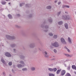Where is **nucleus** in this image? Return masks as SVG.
<instances>
[{"instance_id":"obj_1","label":"nucleus","mask_w":76,"mask_h":76,"mask_svg":"<svg viewBox=\"0 0 76 76\" xmlns=\"http://www.w3.org/2000/svg\"><path fill=\"white\" fill-rule=\"evenodd\" d=\"M6 38H7V39H8L10 40H12V39H15L16 38L14 36L11 37L8 35H6Z\"/></svg>"},{"instance_id":"obj_2","label":"nucleus","mask_w":76,"mask_h":76,"mask_svg":"<svg viewBox=\"0 0 76 76\" xmlns=\"http://www.w3.org/2000/svg\"><path fill=\"white\" fill-rule=\"evenodd\" d=\"M52 46H53V47H59V44L57 42H56L54 43H52Z\"/></svg>"},{"instance_id":"obj_3","label":"nucleus","mask_w":76,"mask_h":76,"mask_svg":"<svg viewBox=\"0 0 76 76\" xmlns=\"http://www.w3.org/2000/svg\"><path fill=\"white\" fill-rule=\"evenodd\" d=\"M62 18L64 20H69L70 19V16L69 15L63 16L62 17Z\"/></svg>"},{"instance_id":"obj_4","label":"nucleus","mask_w":76,"mask_h":76,"mask_svg":"<svg viewBox=\"0 0 76 76\" xmlns=\"http://www.w3.org/2000/svg\"><path fill=\"white\" fill-rule=\"evenodd\" d=\"M61 43L63 44H66V42L65 41V40H64V39L63 38H61Z\"/></svg>"},{"instance_id":"obj_5","label":"nucleus","mask_w":76,"mask_h":76,"mask_svg":"<svg viewBox=\"0 0 76 76\" xmlns=\"http://www.w3.org/2000/svg\"><path fill=\"white\" fill-rule=\"evenodd\" d=\"M66 73V71L65 70H63L61 72V76H64Z\"/></svg>"},{"instance_id":"obj_6","label":"nucleus","mask_w":76,"mask_h":76,"mask_svg":"<svg viewBox=\"0 0 76 76\" xmlns=\"http://www.w3.org/2000/svg\"><path fill=\"white\" fill-rule=\"evenodd\" d=\"M44 54L45 55V57H49V56L48 55V53H47V52L46 51H45L44 52Z\"/></svg>"},{"instance_id":"obj_7","label":"nucleus","mask_w":76,"mask_h":76,"mask_svg":"<svg viewBox=\"0 0 76 76\" xmlns=\"http://www.w3.org/2000/svg\"><path fill=\"white\" fill-rule=\"evenodd\" d=\"M5 56H6L7 57H8L11 56V55H10V53L8 52H7L5 53Z\"/></svg>"},{"instance_id":"obj_8","label":"nucleus","mask_w":76,"mask_h":76,"mask_svg":"<svg viewBox=\"0 0 76 76\" xmlns=\"http://www.w3.org/2000/svg\"><path fill=\"white\" fill-rule=\"evenodd\" d=\"M68 42H69V44H72V40H71V39H70V38H68Z\"/></svg>"},{"instance_id":"obj_9","label":"nucleus","mask_w":76,"mask_h":76,"mask_svg":"<svg viewBox=\"0 0 76 76\" xmlns=\"http://www.w3.org/2000/svg\"><path fill=\"white\" fill-rule=\"evenodd\" d=\"M61 69L58 70L56 72V74L57 75H58L61 72Z\"/></svg>"},{"instance_id":"obj_10","label":"nucleus","mask_w":76,"mask_h":76,"mask_svg":"<svg viewBox=\"0 0 76 76\" xmlns=\"http://www.w3.org/2000/svg\"><path fill=\"white\" fill-rule=\"evenodd\" d=\"M66 29H68V24L67 23H65L64 25Z\"/></svg>"},{"instance_id":"obj_11","label":"nucleus","mask_w":76,"mask_h":76,"mask_svg":"<svg viewBox=\"0 0 76 76\" xmlns=\"http://www.w3.org/2000/svg\"><path fill=\"white\" fill-rule=\"evenodd\" d=\"M35 46V45L34 44H31L30 45V47L31 48H34V47Z\"/></svg>"},{"instance_id":"obj_12","label":"nucleus","mask_w":76,"mask_h":76,"mask_svg":"<svg viewBox=\"0 0 76 76\" xmlns=\"http://www.w3.org/2000/svg\"><path fill=\"white\" fill-rule=\"evenodd\" d=\"M8 16L9 18V19H10L13 18V17H12V16L10 14L8 15Z\"/></svg>"},{"instance_id":"obj_13","label":"nucleus","mask_w":76,"mask_h":76,"mask_svg":"<svg viewBox=\"0 0 76 76\" xmlns=\"http://www.w3.org/2000/svg\"><path fill=\"white\" fill-rule=\"evenodd\" d=\"M1 61H2V63H3V64H6V62H5V61L4 59H1Z\"/></svg>"},{"instance_id":"obj_14","label":"nucleus","mask_w":76,"mask_h":76,"mask_svg":"<svg viewBox=\"0 0 76 76\" xmlns=\"http://www.w3.org/2000/svg\"><path fill=\"white\" fill-rule=\"evenodd\" d=\"M63 21H60L58 22V24L59 25H62L63 24Z\"/></svg>"},{"instance_id":"obj_15","label":"nucleus","mask_w":76,"mask_h":76,"mask_svg":"<svg viewBox=\"0 0 76 76\" xmlns=\"http://www.w3.org/2000/svg\"><path fill=\"white\" fill-rule=\"evenodd\" d=\"M65 55L66 56V57H72V56L71 55H69V54H65Z\"/></svg>"},{"instance_id":"obj_16","label":"nucleus","mask_w":76,"mask_h":76,"mask_svg":"<svg viewBox=\"0 0 76 76\" xmlns=\"http://www.w3.org/2000/svg\"><path fill=\"white\" fill-rule=\"evenodd\" d=\"M31 70H32V71H34V70H35V68L34 67H31Z\"/></svg>"},{"instance_id":"obj_17","label":"nucleus","mask_w":76,"mask_h":76,"mask_svg":"<svg viewBox=\"0 0 76 76\" xmlns=\"http://www.w3.org/2000/svg\"><path fill=\"white\" fill-rule=\"evenodd\" d=\"M64 48H66V49L67 50V51H68V52H70V50L69 49H68V48L66 46L64 47Z\"/></svg>"},{"instance_id":"obj_18","label":"nucleus","mask_w":76,"mask_h":76,"mask_svg":"<svg viewBox=\"0 0 76 76\" xmlns=\"http://www.w3.org/2000/svg\"><path fill=\"white\" fill-rule=\"evenodd\" d=\"M57 69L56 68L53 69V72H55L57 71Z\"/></svg>"},{"instance_id":"obj_19","label":"nucleus","mask_w":76,"mask_h":76,"mask_svg":"<svg viewBox=\"0 0 76 76\" xmlns=\"http://www.w3.org/2000/svg\"><path fill=\"white\" fill-rule=\"evenodd\" d=\"M22 70H23V71H26L28 70V69H27V68H25L23 69Z\"/></svg>"},{"instance_id":"obj_20","label":"nucleus","mask_w":76,"mask_h":76,"mask_svg":"<svg viewBox=\"0 0 76 76\" xmlns=\"http://www.w3.org/2000/svg\"><path fill=\"white\" fill-rule=\"evenodd\" d=\"M49 76H54L55 75L53 74H51L49 73Z\"/></svg>"},{"instance_id":"obj_21","label":"nucleus","mask_w":76,"mask_h":76,"mask_svg":"<svg viewBox=\"0 0 76 76\" xmlns=\"http://www.w3.org/2000/svg\"><path fill=\"white\" fill-rule=\"evenodd\" d=\"M1 3L3 5H4V4H6V2L3 1Z\"/></svg>"},{"instance_id":"obj_22","label":"nucleus","mask_w":76,"mask_h":76,"mask_svg":"<svg viewBox=\"0 0 76 76\" xmlns=\"http://www.w3.org/2000/svg\"><path fill=\"white\" fill-rule=\"evenodd\" d=\"M16 45H15V44H13L12 45H11V47H15Z\"/></svg>"},{"instance_id":"obj_23","label":"nucleus","mask_w":76,"mask_h":76,"mask_svg":"<svg viewBox=\"0 0 76 76\" xmlns=\"http://www.w3.org/2000/svg\"><path fill=\"white\" fill-rule=\"evenodd\" d=\"M65 76H71V75L69 73H67L65 75Z\"/></svg>"},{"instance_id":"obj_24","label":"nucleus","mask_w":76,"mask_h":76,"mask_svg":"<svg viewBox=\"0 0 76 76\" xmlns=\"http://www.w3.org/2000/svg\"><path fill=\"white\" fill-rule=\"evenodd\" d=\"M51 8V7L50 6H48L47 7V9H50Z\"/></svg>"},{"instance_id":"obj_25","label":"nucleus","mask_w":76,"mask_h":76,"mask_svg":"<svg viewBox=\"0 0 76 76\" xmlns=\"http://www.w3.org/2000/svg\"><path fill=\"white\" fill-rule=\"evenodd\" d=\"M57 38V35H55L53 36V38H54V39H56Z\"/></svg>"},{"instance_id":"obj_26","label":"nucleus","mask_w":76,"mask_h":76,"mask_svg":"<svg viewBox=\"0 0 76 76\" xmlns=\"http://www.w3.org/2000/svg\"><path fill=\"white\" fill-rule=\"evenodd\" d=\"M48 70L50 72H53V69L49 68L48 69Z\"/></svg>"},{"instance_id":"obj_27","label":"nucleus","mask_w":76,"mask_h":76,"mask_svg":"<svg viewBox=\"0 0 76 76\" xmlns=\"http://www.w3.org/2000/svg\"><path fill=\"white\" fill-rule=\"evenodd\" d=\"M20 63L22 64H24V62L23 61H21L20 62Z\"/></svg>"},{"instance_id":"obj_28","label":"nucleus","mask_w":76,"mask_h":76,"mask_svg":"<svg viewBox=\"0 0 76 76\" xmlns=\"http://www.w3.org/2000/svg\"><path fill=\"white\" fill-rule=\"evenodd\" d=\"M8 64L9 66H12V62H10Z\"/></svg>"},{"instance_id":"obj_29","label":"nucleus","mask_w":76,"mask_h":76,"mask_svg":"<svg viewBox=\"0 0 76 76\" xmlns=\"http://www.w3.org/2000/svg\"><path fill=\"white\" fill-rule=\"evenodd\" d=\"M25 4L24 3H22L20 4V7H22L23 5H24Z\"/></svg>"},{"instance_id":"obj_30","label":"nucleus","mask_w":76,"mask_h":76,"mask_svg":"<svg viewBox=\"0 0 76 76\" xmlns=\"http://www.w3.org/2000/svg\"><path fill=\"white\" fill-rule=\"evenodd\" d=\"M48 21H49V22H51L53 21V20H52V19H51V18H50L48 20Z\"/></svg>"},{"instance_id":"obj_31","label":"nucleus","mask_w":76,"mask_h":76,"mask_svg":"<svg viewBox=\"0 0 76 76\" xmlns=\"http://www.w3.org/2000/svg\"><path fill=\"white\" fill-rule=\"evenodd\" d=\"M60 13H61V12L60 11V12H58L57 14V16H59V15H60Z\"/></svg>"},{"instance_id":"obj_32","label":"nucleus","mask_w":76,"mask_h":76,"mask_svg":"<svg viewBox=\"0 0 76 76\" xmlns=\"http://www.w3.org/2000/svg\"><path fill=\"white\" fill-rule=\"evenodd\" d=\"M49 35H50V36H53V34L52 33H49Z\"/></svg>"},{"instance_id":"obj_33","label":"nucleus","mask_w":76,"mask_h":76,"mask_svg":"<svg viewBox=\"0 0 76 76\" xmlns=\"http://www.w3.org/2000/svg\"><path fill=\"white\" fill-rule=\"evenodd\" d=\"M20 57L21 58H25V56H20Z\"/></svg>"},{"instance_id":"obj_34","label":"nucleus","mask_w":76,"mask_h":76,"mask_svg":"<svg viewBox=\"0 0 76 76\" xmlns=\"http://www.w3.org/2000/svg\"><path fill=\"white\" fill-rule=\"evenodd\" d=\"M72 69L76 70V67H72Z\"/></svg>"},{"instance_id":"obj_35","label":"nucleus","mask_w":76,"mask_h":76,"mask_svg":"<svg viewBox=\"0 0 76 76\" xmlns=\"http://www.w3.org/2000/svg\"><path fill=\"white\" fill-rule=\"evenodd\" d=\"M29 5H28V4H27L26 5V7H29Z\"/></svg>"},{"instance_id":"obj_36","label":"nucleus","mask_w":76,"mask_h":76,"mask_svg":"<svg viewBox=\"0 0 76 76\" xmlns=\"http://www.w3.org/2000/svg\"><path fill=\"white\" fill-rule=\"evenodd\" d=\"M18 67H22V65L20 64H18Z\"/></svg>"},{"instance_id":"obj_37","label":"nucleus","mask_w":76,"mask_h":76,"mask_svg":"<svg viewBox=\"0 0 76 76\" xmlns=\"http://www.w3.org/2000/svg\"><path fill=\"white\" fill-rule=\"evenodd\" d=\"M66 7L67 8H69L70 7H69V5H66Z\"/></svg>"},{"instance_id":"obj_38","label":"nucleus","mask_w":76,"mask_h":76,"mask_svg":"<svg viewBox=\"0 0 76 76\" xmlns=\"http://www.w3.org/2000/svg\"><path fill=\"white\" fill-rule=\"evenodd\" d=\"M45 29H48V26H45Z\"/></svg>"},{"instance_id":"obj_39","label":"nucleus","mask_w":76,"mask_h":76,"mask_svg":"<svg viewBox=\"0 0 76 76\" xmlns=\"http://www.w3.org/2000/svg\"><path fill=\"white\" fill-rule=\"evenodd\" d=\"M54 53H57V50L55 49L54 50Z\"/></svg>"},{"instance_id":"obj_40","label":"nucleus","mask_w":76,"mask_h":76,"mask_svg":"<svg viewBox=\"0 0 76 76\" xmlns=\"http://www.w3.org/2000/svg\"><path fill=\"white\" fill-rule=\"evenodd\" d=\"M66 7V5H63L62 6V8H64Z\"/></svg>"},{"instance_id":"obj_41","label":"nucleus","mask_w":76,"mask_h":76,"mask_svg":"<svg viewBox=\"0 0 76 76\" xmlns=\"http://www.w3.org/2000/svg\"><path fill=\"white\" fill-rule=\"evenodd\" d=\"M61 2H59L58 3V5H60V4H61Z\"/></svg>"},{"instance_id":"obj_42","label":"nucleus","mask_w":76,"mask_h":76,"mask_svg":"<svg viewBox=\"0 0 76 76\" xmlns=\"http://www.w3.org/2000/svg\"><path fill=\"white\" fill-rule=\"evenodd\" d=\"M3 75H4V76H5L6 74H5V72H3Z\"/></svg>"},{"instance_id":"obj_43","label":"nucleus","mask_w":76,"mask_h":76,"mask_svg":"<svg viewBox=\"0 0 76 76\" xmlns=\"http://www.w3.org/2000/svg\"><path fill=\"white\" fill-rule=\"evenodd\" d=\"M70 67H69L68 68V70H70Z\"/></svg>"},{"instance_id":"obj_44","label":"nucleus","mask_w":76,"mask_h":76,"mask_svg":"<svg viewBox=\"0 0 76 76\" xmlns=\"http://www.w3.org/2000/svg\"><path fill=\"white\" fill-rule=\"evenodd\" d=\"M12 72L13 73H15V72H14L13 69H12Z\"/></svg>"},{"instance_id":"obj_45","label":"nucleus","mask_w":76,"mask_h":76,"mask_svg":"<svg viewBox=\"0 0 76 76\" xmlns=\"http://www.w3.org/2000/svg\"><path fill=\"white\" fill-rule=\"evenodd\" d=\"M44 31L45 32H47V31H48V30H45Z\"/></svg>"},{"instance_id":"obj_46","label":"nucleus","mask_w":76,"mask_h":76,"mask_svg":"<svg viewBox=\"0 0 76 76\" xmlns=\"http://www.w3.org/2000/svg\"><path fill=\"white\" fill-rule=\"evenodd\" d=\"M18 16H20V14H18L17 15Z\"/></svg>"},{"instance_id":"obj_47","label":"nucleus","mask_w":76,"mask_h":76,"mask_svg":"<svg viewBox=\"0 0 76 76\" xmlns=\"http://www.w3.org/2000/svg\"><path fill=\"white\" fill-rule=\"evenodd\" d=\"M72 67H76V66H75V65H73Z\"/></svg>"},{"instance_id":"obj_48","label":"nucleus","mask_w":76,"mask_h":76,"mask_svg":"<svg viewBox=\"0 0 76 76\" xmlns=\"http://www.w3.org/2000/svg\"><path fill=\"white\" fill-rule=\"evenodd\" d=\"M57 1H55V3H57Z\"/></svg>"},{"instance_id":"obj_49","label":"nucleus","mask_w":76,"mask_h":76,"mask_svg":"<svg viewBox=\"0 0 76 76\" xmlns=\"http://www.w3.org/2000/svg\"><path fill=\"white\" fill-rule=\"evenodd\" d=\"M14 51H16V49H14Z\"/></svg>"},{"instance_id":"obj_50","label":"nucleus","mask_w":76,"mask_h":76,"mask_svg":"<svg viewBox=\"0 0 76 76\" xmlns=\"http://www.w3.org/2000/svg\"><path fill=\"white\" fill-rule=\"evenodd\" d=\"M74 73H75L76 75V72H75Z\"/></svg>"},{"instance_id":"obj_51","label":"nucleus","mask_w":76,"mask_h":76,"mask_svg":"<svg viewBox=\"0 0 76 76\" xmlns=\"http://www.w3.org/2000/svg\"><path fill=\"white\" fill-rule=\"evenodd\" d=\"M8 4H10V3H9Z\"/></svg>"},{"instance_id":"obj_52","label":"nucleus","mask_w":76,"mask_h":76,"mask_svg":"<svg viewBox=\"0 0 76 76\" xmlns=\"http://www.w3.org/2000/svg\"><path fill=\"white\" fill-rule=\"evenodd\" d=\"M65 13H67V12H65Z\"/></svg>"},{"instance_id":"obj_53","label":"nucleus","mask_w":76,"mask_h":76,"mask_svg":"<svg viewBox=\"0 0 76 76\" xmlns=\"http://www.w3.org/2000/svg\"><path fill=\"white\" fill-rule=\"evenodd\" d=\"M6 1H8V0H5Z\"/></svg>"},{"instance_id":"obj_54","label":"nucleus","mask_w":76,"mask_h":76,"mask_svg":"<svg viewBox=\"0 0 76 76\" xmlns=\"http://www.w3.org/2000/svg\"><path fill=\"white\" fill-rule=\"evenodd\" d=\"M17 27H18V26H17Z\"/></svg>"},{"instance_id":"obj_55","label":"nucleus","mask_w":76,"mask_h":76,"mask_svg":"<svg viewBox=\"0 0 76 76\" xmlns=\"http://www.w3.org/2000/svg\"><path fill=\"white\" fill-rule=\"evenodd\" d=\"M52 65L53 66V64H52Z\"/></svg>"}]
</instances>
